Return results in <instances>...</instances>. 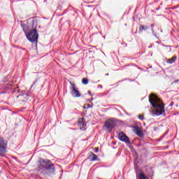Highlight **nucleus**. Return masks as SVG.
I'll list each match as a JSON object with an SVG mask.
<instances>
[{"label": "nucleus", "mask_w": 179, "mask_h": 179, "mask_svg": "<svg viewBox=\"0 0 179 179\" xmlns=\"http://www.w3.org/2000/svg\"><path fill=\"white\" fill-rule=\"evenodd\" d=\"M38 163L37 170L42 176H50L55 173V166L51 160L41 158Z\"/></svg>", "instance_id": "obj_1"}, {"label": "nucleus", "mask_w": 179, "mask_h": 179, "mask_svg": "<svg viewBox=\"0 0 179 179\" xmlns=\"http://www.w3.org/2000/svg\"><path fill=\"white\" fill-rule=\"evenodd\" d=\"M149 101L155 110L154 114L155 115H163L164 113H165L163 101L153 94L149 96Z\"/></svg>", "instance_id": "obj_2"}, {"label": "nucleus", "mask_w": 179, "mask_h": 179, "mask_svg": "<svg viewBox=\"0 0 179 179\" xmlns=\"http://www.w3.org/2000/svg\"><path fill=\"white\" fill-rule=\"evenodd\" d=\"M26 36L27 38H28L29 41H31V43H37L38 40V33L36 29H31Z\"/></svg>", "instance_id": "obj_3"}, {"label": "nucleus", "mask_w": 179, "mask_h": 179, "mask_svg": "<svg viewBox=\"0 0 179 179\" xmlns=\"http://www.w3.org/2000/svg\"><path fill=\"white\" fill-rule=\"evenodd\" d=\"M115 120L110 119L105 122L103 127L106 128V131L111 132L113 129L115 127Z\"/></svg>", "instance_id": "obj_4"}, {"label": "nucleus", "mask_w": 179, "mask_h": 179, "mask_svg": "<svg viewBox=\"0 0 179 179\" xmlns=\"http://www.w3.org/2000/svg\"><path fill=\"white\" fill-rule=\"evenodd\" d=\"M70 85H71V87H70V93L73 97H80L82 94L79 92V90L76 88V85H75L74 83H72V82H70Z\"/></svg>", "instance_id": "obj_5"}, {"label": "nucleus", "mask_w": 179, "mask_h": 179, "mask_svg": "<svg viewBox=\"0 0 179 179\" xmlns=\"http://www.w3.org/2000/svg\"><path fill=\"white\" fill-rule=\"evenodd\" d=\"M6 145H8V143L5 142L3 138L0 137V156H5L6 153Z\"/></svg>", "instance_id": "obj_6"}, {"label": "nucleus", "mask_w": 179, "mask_h": 179, "mask_svg": "<svg viewBox=\"0 0 179 179\" xmlns=\"http://www.w3.org/2000/svg\"><path fill=\"white\" fill-rule=\"evenodd\" d=\"M119 139L122 142H125V143H131V142H129V138H128L127 134H124V132L119 134Z\"/></svg>", "instance_id": "obj_7"}, {"label": "nucleus", "mask_w": 179, "mask_h": 179, "mask_svg": "<svg viewBox=\"0 0 179 179\" xmlns=\"http://www.w3.org/2000/svg\"><path fill=\"white\" fill-rule=\"evenodd\" d=\"M133 131L138 136H142V135H143V133L142 132V130L141 129V127H139V126H133Z\"/></svg>", "instance_id": "obj_8"}, {"label": "nucleus", "mask_w": 179, "mask_h": 179, "mask_svg": "<svg viewBox=\"0 0 179 179\" xmlns=\"http://www.w3.org/2000/svg\"><path fill=\"white\" fill-rule=\"evenodd\" d=\"M78 126L79 127L80 129L83 131L85 129V119L84 118H80L78 120Z\"/></svg>", "instance_id": "obj_9"}, {"label": "nucleus", "mask_w": 179, "mask_h": 179, "mask_svg": "<svg viewBox=\"0 0 179 179\" xmlns=\"http://www.w3.org/2000/svg\"><path fill=\"white\" fill-rule=\"evenodd\" d=\"M88 159H90L91 162H96L98 160L99 157L94 153L90 152Z\"/></svg>", "instance_id": "obj_10"}, {"label": "nucleus", "mask_w": 179, "mask_h": 179, "mask_svg": "<svg viewBox=\"0 0 179 179\" xmlns=\"http://www.w3.org/2000/svg\"><path fill=\"white\" fill-rule=\"evenodd\" d=\"M149 26L146 25V26H143V24H141L139 26V31H138V33H142V31H146V30H148V29H149Z\"/></svg>", "instance_id": "obj_11"}, {"label": "nucleus", "mask_w": 179, "mask_h": 179, "mask_svg": "<svg viewBox=\"0 0 179 179\" xmlns=\"http://www.w3.org/2000/svg\"><path fill=\"white\" fill-rule=\"evenodd\" d=\"M177 61V57L176 55L173 56L171 59H167L166 62L167 64H174Z\"/></svg>", "instance_id": "obj_12"}, {"label": "nucleus", "mask_w": 179, "mask_h": 179, "mask_svg": "<svg viewBox=\"0 0 179 179\" xmlns=\"http://www.w3.org/2000/svg\"><path fill=\"white\" fill-rule=\"evenodd\" d=\"M23 31L25 33V34H27V31H29V26L27 24H22V25Z\"/></svg>", "instance_id": "obj_13"}, {"label": "nucleus", "mask_w": 179, "mask_h": 179, "mask_svg": "<svg viewBox=\"0 0 179 179\" xmlns=\"http://www.w3.org/2000/svg\"><path fill=\"white\" fill-rule=\"evenodd\" d=\"M82 83L83 85H87V83H89V79L86 78H83Z\"/></svg>", "instance_id": "obj_14"}, {"label": "nucleus", "mask_w": 179, "mask_h": 179, "mask_svg": "<svg viewBox=\"0 0 179 179\" xmlns=\"http://www.w3.org/2000/svg\"><path fill=\"white\" fill-rule=\"evenodd\" d=\"M138 118H139V120H141V121H143V120H145V118L143 117V115H139Z\"/></svg>", "instance_id": "obj_15"}, {"label": "nucleus", "mask_w": 179, "mask_h": 179, "mask_svg": "<svg viewBox=\"0 0 179 179\" xmlns=\"http://www.w3.org/2000/svg\"><path fill=\"white\" fill-rule=\"evenodd\" d=\"M122 45H124V47H127L128 45L125 43H122Z\"/></svg>", "instance_id": "obj_16"}, {"label": "nucleus", "mask_w": 179, "mask_h": 179, "mask_svg": "<svg viewBox=\"0 0 179 179\" xmlns=\"http://www.w3.org/2000/svg\"><path fill=\"white\" fill-rule=\"evenodd\" d=\"M178 82H179V79L176 80L173 83H177Z\"/></svg>", "instance_id": "obj_17"}, {"label": "nucleus", "mask_w": 179, "mask_h": 179, "mask_svg": "<svg viewBox=\"0 0 179 179\" xmlns=\"http://www.w3.org/2000/svg\"><path fill=\"white\" fill-rule=\"evenodd\" d=\"M88 94H90V96H92V92L88 91Z\"/></svg>", "instance_id": "obj_18"}, {"label": "nucleus", "mask_w": 179, "mask_h": 179, "mask_svg": "<svg viewBox=\"0 0 179 179\" xmlns=\"http://www.w3.org/2000/svg\"><path fill=\"white\" fill-rule=\"evenodd\" d=\"M92 106H90V105H88V106H87V108H92Z\"/></svg>", "instance_id": "obj_19"}, {"label": "nucleus", "mask_w": 179, "mask_h": 179, "mask_svg": "<svg viewBox=\"0 0 179 179\" xmlns=\"http://www.w3.org/2000/svg\"><path fill=\"white\" fill-rule=\"evenodd\" d=\"M155 27V24H152L151 27L153 28Z\"/></svg>", "instance_id": "obj_20"}, {"label": "nucleus", "mask_w": 179, "mask_h": 179, "mask_svg": "<svg viewBox=\"0 0 179 179\" xmlns=\"http://www.w3.org/2000/svg\"><path fill=\"white\" fill-rule=\"evenodd\" d=\"M99 87H101V88H102V87H103V85H99Z\"/></svg>", "instance_id": "obj_21"}, {"label": "nucleus", "mask_w": 179, "mask_h": 179, "mask_svg": "<svg viewBox=\"0 0 179 179\" xmlns=\"http://www.w3.org/2000/svg\"><path fill=\"white\" fill-rule=\"evenodd\" d=\"M96 151L95 152H99V149H97V148H96Z\"/></svg>", "instance_id": "obj_22"}, {"label": "nucleus", "mask_w": 179, "mask_h": 179, "mask_svg": "<svg viewBox=\"0 0 179 179\" xmlns=\"http://www.w3.org/2000/svg\"><path fill=\"white\" fill-rule=\"evenodd\" d=\"M93 100H94V99L92 98V99H91V101H93Z\"/></svg>", "instance_id": "obj_23"}]
</instances>
